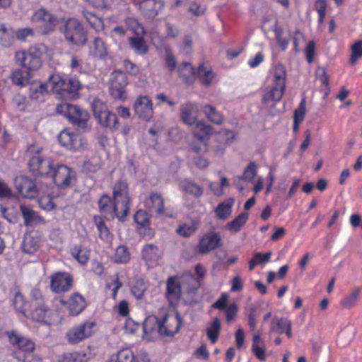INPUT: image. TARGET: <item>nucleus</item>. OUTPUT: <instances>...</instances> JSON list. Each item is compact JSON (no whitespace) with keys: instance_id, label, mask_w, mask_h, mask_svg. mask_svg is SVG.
I'll return each mask as SVG.
<instances>
[{"instance_id":"nucleus-1","label":"nucleus","mask_w":362,"mask_h":362,"mask_svg":"<svg viewBox=\"0 0 362 362\" xmlns=\"http://www.w3.org/2000/svg\"><path fill=\"white\" fill-rule=\"evenodd\" d=\"M160 318L151 315L146 318L143 323L145 334L156 331L160 336H173L177 333L182 325V320L178 313L170 316L165 310L160 312Z\"/></svg>"},{"instance_id":"nucleus-2","label":"nucleus","mask_w":362,"mask_h":362,"mask_svg":"<svg viewBox=\"0 0 362 362\" xmlns=\"http://www.w3.org/2000/svg\"><path fill=\"white\" fill-rule=\"evenodd\" d=\"M42 148L36 145L28 146L26 156L28 158L30 171L35 176L49 177L53 168V162L50 158L41 154Z\"/></svg>"},{"instance_id":"nucleus-3","label":"nucleus","mask_w":362,"mask_h":362,"mask_svg":"<svg viewBox=\"0 0 362 362\" xmlns=\"http://www.w3.org/2000/svg\"><path fill=\"white\" fill-rule=\"evenodd\" d=\"M6 335L10 343L18 349L13 356L18 362H35V357L33 352L35 345L33 341L15 330L8 331Z\"/></svg>"},{"instance_id":"nucleus-4","label":"nucleus","mask_w":362,"mask_h":362,"mask_svg":"<svg viewBox=\"0 0 362 362\" xmlns=\"http://www.w3.org/2000/svg\"><path fill=\"white\" fill-rule=\"evenodd\" d=\"M56 111L66 117L69 122L78 129L83 132L90 129L88 126L90 115L86 110L79 106L68 103H60L57 105Z\"/></svg>"},{"instance_id":"nucleus-5","label":"nucleus","mask_w":362,"mask_h":362,"mask_svg":"<svg viewBox=\"0 0 362 362\" xmlns=\"http://www.w3.org/2000/svg\"><path fill=\"white\" fill-rule=\"evenodd\" d=\"M273 85L264 95L262 102L265 104L272 101H280L284 94L286 83V69L282 64H277L274 68Z\"/></svg>"},{"instance_id":"nucleus-6","label":"nucleus","mask_w":362,"mask_h":362,"mask_svg":"<svg viewBox=\"0 0 362 362\" xmlns=\"http://www.w3.org/2000/svg\"><path fill=\"white\" fill-rule=\"evenodd\" d=\"M66 40L74 45H83L87 41L84 28L78 20L69 18L64 24L63 30Z\"/></svg>"},{"instance_id":"nucleus-7","label":"nucleus","mask_w":362,"mask_h":362,"mask_svg":"<svg viewBox=\"0 0 362 362\" xmlns=\"http://www.w3.org/2000/svg\"><path fill=\"white\" fill-rule=\"evenodd\" d=\"M93 110L95 117L102 127L111 131L119 129V123L116 115L107 110L100 100H94Z\"/></svg>"},{"instance_id":"nucleus-8","label":"nucleus","mask_w":362,"mask_h":362,"mask_svg":"<svg viewBox=\"0 0 362 362\" xmlns=\"http://www.w3.org/2000/svg\"><path fill=\"white\" fill-rule=\"evenodd\" d=\"M15 59L17 64L31 71L37 70L42 66L41 52L35 47L16 52Z\"/></svg>"},{"instance_id":"nucleus-9","label":"nucleus","mask_w":362,"mask_h":362,"mask_svg":"<svg viewBox=\"0 0 362 362\" xmlns=\"http://www.w3.org/2000/svg\"><path fill=\"white\" fill-rule=\"evenodd\" d=\"M49 177H52L54 183L59 187L69 186L76 177L75 171L66 165H53L51 174Z\"/></svg>"},{"instance_id":"nucleus-10","label":"nucleus","mask_w":362,"mask_h":362,"mask_svg":"<svg viewBox=\"0 0 362 362\" xmlns=\"http://www.w3.org/2000/svg\"><path fill=\"white\" fill-rule=\"evenodd\" d=\"M100 212L108 219L117 217L120 221H124L127 216H123L120 205L112 199L110 196L103 194L98 201Z\"/></svg>"},{"instance_id":"nucleus-11","label":"nucleus","mask_w":362,"mask_h":362,"mask_svg":"<svg viewBox=\"0 0 362 362\" xmlns=\"http://www.w3.org/2000/svg\"><path fill=\"white\" fill-rule=\"evenodd\" d=\"M31 20L43 34H47L53 31L55 28V18L44 8L36 10L33 13Z\"/></svg>"},{"instance_id":"nucleus-12","label":"nucleus","mask_w":362,"mask_h":362,"mask_svg":"<svg viewBox=\"0 0 362 362\" xmlns=\"http://www.w3.org/2000/svg\"><path fill=\"white\" fill-rule=\"evenodd\" d=\"M222 237L218 232L210 231L200 237L197 252L200 255H206L222 245Z\"/></svg>"},{"instance_id":"nucleus-13","label":"nucleus","mask_w":362,"mask_h":362,"mask_svg":"<svg viewBox=\"0 0 362 362\" xmlns=\"http://www.w3.org/2000/svg\"><path fill=\"white\" fill-rule=\"evenodd\" d=\"M95 323L85 322L70 329L66 334L67 341L70 344H78L90 337L93 332Z\"/></svg>"},{"instance_id":"nucleus-14","label":"nucleus","mask_w":362,"mask_h":362,"mask_svg":"<svg viewBox=\"0 0 362 362\" xmlns=\"http://www.w3.org/2000/svg\"><path fill=\"white\" fill-rule=\"evenodd\" d=\"M58 140L62 146L74 151L81 150L86 144V141L81 134L68 130L61 132Z\"/></svg>"},{"instance_id":"nucleus-15","label":"nucleus","mask_w":362,"mask_h":362,"mask_svg":"<svg viewBox=\"0 0 362 362\" xmlns=\"http://www.w3.org/2000/svg\"><path fill=\"white\" fill-rule=\"evenodd\" d=\"M135 115L145 121H150L153 117V107L150 98L147 95H139L134 103Z\"/></svg>"},{"instance_id":"nucleus-16","label":"nucleus","mask_w":362,"mask_h":362,"mask_svg":"<svg viewBox=\"0 0 362 362\" xmlns=\"http://www.w3.org/2000/svg\"><path fill=\"white\" fill-rule=\"evenodd\" d=\"M14 185L18 193L23 197L34 199L38 191L35 182L25 176H18L14 179Z\"/></svg>"},{"instance_id":"nucleus-17","label":"nucleus","mask_w":362,"mask_h":362,"mask_svg":"<svg viewBox=\"0 0 362 362\" xmlns=\"http://www.w3.org/2000/svg\"><path fill=\"white\" fill-rule=\"evenodd\" d=\"M113 199L120 205L123 216H127L129 209V197L127 182L119 181L113 187Z\"/></svg>"},{"instance_id":"nucleus-18","label":"nucleus","mask_w":362,"mask_h":362,"mask_svg":"<svg viewBox=\"0 0 362 362\" xmlns=\"http://www.w3.org/2000/svg\"><path fill=\"white\" fill-rule=\"evenodd\" d=\"M73 283L71 276L66 272H57L50 277V288L54 293H62L71 289Z\"/></svg>"},{"instance_id":"nucleus-19","label":"nucleus","mask_w":362,"mask_h":362,"mask_svg":"<svg viewBox=\"0 0 362 362\" xmlns=\"http://www.w3.org/2000/svg\"><path fill=\"white\" fill-rule=\"evenodd\" d=\"M165 296L171 306H175L180 302L182 288L177 276H172L167 279Z\"/></svg>"},{"instance_id":"nucleus-20","label":"nucleus","mask_w":362,"mask_h":362,"mask_svg":"<svg viewBox=\"0 0 362 362\" xmlns=\"http://www.w3.org/2000/svg\"><path fill=\"white\" fill-rule=\"evenodd\" d=\"M113 75L114 80L110 88V95L115 99L124 100L127 95L124 88L127 84V77L122 71H115Z\"/></svg>"},{"instance_id":"nucleus-21","label":"nucleus","mask_w":362,"mask_h":362,"mask_svg":"<svg viewBox=\"0 0 362 362\" xmlns=\"http://www.w3.org/2000/svg\"><path fill=\"white\" fill-rule=\"evenodd\" d=\"M55 300H59L63 305H67L71 315H79L86 307L84 297L78 293H73L68 302L61 298H56Z\"/></svg>"},{"instance_id":"nucleus-22","label":"nucleus","mask_w":362,"mask_h":362,"mask_svg":"<svg viewBox=\"0 0 362 362\" xmlns=\"http://www.w3.org/2000/svg\"><path fill=\"white\" fill-rule=\"evenodd\" d=\"M198 111L199 109L196 103L188 102L182 104L180 106V117L182 121L189 126L194 125L197 119Z\"/></svg>"},{"instance_id":"nucleus-23","label":"nucleus","mask_w":362,"mask_h":362,"mask_svg":"<svg viewBox=\"0 0 362 362\" xmlns=\"http://www.w3.org/2000/svg\"><path fill=\"white\" fill-rule=\"evenodd\" d=\"M234 132L231 130L221 131L216 137L217 144L213 147V152L216 156H222L225 153L226 146L234 139Z\"/></svg>"},{"instance_id":"nucleus-24","label":"nucleus","mask_w":362,"mask_h":362,"mask_svg":"<svg viewBox=\"0 0 362 362\" xmlns=\"http://www.w3.org/2000/svg\"><path fill=\"white\" fill-rule=\"evenodd\" d=\"M216 76V73L206 63H200L196 69L195 77H197L200 83L205 87L210 86Z\"/></svg>"},{"instance_id":"nucleus-25","label":"nucleus","mask_w":362,"mask_h":362,"mask_svg":"<svg viewBox=\"0 0 362 362\" xmlns=\"http://www.w3.org/2000/svg\"><path fill=\"white\" fill-rule=\"evenodd\" d=\"M144 204L151 211L158 214L164 213V199L160 194L151 192L144 200Z\"/></svg>"},{"instance_id":"nucleus-26","label":"nucleus","mask_w":362,"mask_h":362,"mask_svg":"<svg viewBox=\"0 0 362 362\" xmlns=\"http://www.w3.org/2000/svg\"><path fill=\"white\" fill-rule=\"evenodd\" d=\"M66 78L59 74L50 75L48 78L47 88H50L51 90L60 98H64L66 86Z\"/></svg>"},{"instance_id":"nucleus-27","label":"nucleus","mask_w":362,"mask_h":362,"mask_svg":"<svg viewBox=\"0 0 362 362\" xmlns=\"http://www.w3.org/2000/svg\"><path fill=\"white\" fill-rule=\"evenodd\" d=\"M90 54L96 59H104L108 56V47L100 37H95L90 47Z\"/></svg>"},{"instance_id":"nucleus-28","label":"nucleus","mask_w":362,"mask_h":362,"mask_svg":"<svg viewBox=\"0 0 362 362\" xmlns=\"http://www.w3.org/2000/svg\"><path fill=\"white\" fill-rule=\"evenodd\" d=\"M213 132L211 125L204 121H199L195 123V129L192 134L195 140L209 141Z\"/></svg>"},{"instance_id":"nucleus-29","label":"nucleus","mask_w":362,"mask_h":362,"mask_svg":"<svg viewBox=\"0 0 362 362\" xmlns=\"http://www.w3.org/2000/svg\"><path fill=\"white\" fill-rule=\"evenodd\" d=\"M140 6L145 15L154 18L163 8V3L161 0H144Z\"/></svg>"},{"instance_id":"nucleus-30","label":"nucleus","mask_w":362,"mask_h":362,"mask_svg":"<svg viewBox=\"0 0 362 362\" xmlns=\"http://www.w3.org/2000/svg\"><path fill=\"white\" fill-rule=\"evenodd\" d=\"M252 351L259 361L266 360V344L259 332L255 334L252 338Z\"/></svg>"},{"instance_id":"nucleus-31","label":"nucleus","mask_w":362,"mask_h":362,"mask_svg":"<svg viewBox=\"0 0 362 362\" xmlns=\"http://www.w3.org/2000/svg\"><path fill=\"white\" fill-rule=\"evenodd\" d=\"M177 72L179 76L185 83H192L195 78L196 69L191 63L184 62L178 66Z\"/></svg>"},{"instance_id":"nucleus-32","label":"nucleus","mask_w":362,"mask_h":362,"mask_svg":"<svg viewBox=\"0 0 362 362\" xmlns=\"http://www.w3.org/2000/svg\"><path fill=\"white\" fill-rule=\"evenodd\" d=\"M82 88V84L76 78H69L66 80V86L64 89V98L76 99L79 97V90Z\"/></svg>"},{"instance_id":"nucleus-33","label":"nucleus","mask_w":362,"mask_h":362,"mask_svg":"<svg viewBox=\"0 0 362 362\" xmlns=\"http://www.w3.org/2000/svg\"><path fill=\"white\" fill-rule=\"evenodd\" d=\"M144 259L149 263H155L161 257V252L159 248L153 244H146L144 246L142 251Z\"/></svg>"},{"instance_id":"nucleus-34","label":"nucleus","mask_w":362,"mask_h":362,"mask_svg":"<svg viewBox=\"0 0 362 362\" xmlns=\"http://www.w3.org/2000/svg\"><path fill=\"white\" fill-rule=\"evenodd\" d=\"M20 209L26 226H33L39 222L40 217L30 206L21 204Z\"/></svg>"},{"instance_id":"nucleus-35","label":"nucleus","mask_w":362,"mask_h":362,"mask_svg":"<svg viewBox=\"0 0 362 362\" xmlns=\"http://www.w3.org/2000/svg\"><path fill=\"white\" fill-rule=\"evenodd\" d=\"M201 110L206 117L212 123L219 125L223 122L222 114L211 105L206 104L201 107Z\"/></svg>"},{"instance_id":"nucleus-36","label":"nucleus","mask_w":362,"mask_h":362,"mask_svg":"<svg viewBox=\"0 0 362 362\" xmlns=\"http://www.w3.org/2000/svg\"><path fill=\"white\" fill-rule=\"evenodd\" d=\"M47 92L48 88L46 83H35L29 88V96L32 100L42 101L45 94Z\"/></svg>"},{"instance_id":"nucleus-37","label":"nucleus","mask_w":362,"mask_h":362,"mask_svg":"<svg viewBox=\"0 0 362 362\" xmlns=\"http://www.w3.org/2000/svg\"><path fill=\"white\" fill-rule=\"evenodd\" d=\"M10 79L14 85L24 87L29 83L30 74L26 71L16 69L11 72Z\"/></svg>"},{"instance_id":"nucleus-38","label":"nucleus","mask_w":362,"mask_h":362,"mask_svg":"<svg viewBox=\"0 0 362 362\" xmlns=\"http://www.w3.org/2000/svg\"><path fill=\"white\" fill-rule=\"evenodd\" d=\"M180 188L185 193L189 194L195 197H200L203 194V187L192 180H185L181 182Z\"/></svg>"},{"instance_id":"nucleus-39","label":"nucleus","mask_w":362,"mask_h":362,"mask_svg":"<svg viewBox=\"0 0 362 362\" xmlns=\"http://www.w3.org/2000/svg\"><path fill=\"white\" fill-rule=\"evenodd\" d=\"M221 329V321L217 317H215L213 321L208 325L206 332L208 339L210 340L211 344H215L218 341Z\"/></svg>"},{"instance_id":"nucleus-40","label":"nucleus","mask_w":362,"mask_h":362,"mask_svg":"<svg viewBox=\"0 0 362 362\" xmlns=\"http://www.w3.org/2000/svg\"><path fill=\"white\" fill-rule=\"evenodd\" d=\"M21 247L23 252L29 255L33 254L39 247L38 238L26 235L23 240Z\"/></svg>"},{"instance_id":"nucleus-41","label":"nucleus","mask_w":362,"mask_h":362,"mask_svg":"<svg viewBox=\"0 0 362 362\" xmlns=\"http://www.w3.org/2000/svg\"><path fill=\"white\" fill-rule=\"evenodd\" d=\"M275 33L276 40L280 47L282 51H285L289 45L290 40L288 37H284L283 36L284 29L282 27L278 25L277 21H276L274 25L270 28Z\"/></svg>"},{"instance_id":"nucleus-42","label":"nucleus","mask_w":362,"mask_h":362,"mask_svg":"<svg viewBox=\"0 0 362 362\" xmlns=\"http://www.w3.org/2000/svg\"><path fill=\"white\" fill-rule=\"evenodd\" d=\"M15 41V31L4 24L0 25V42L4 47L11 46Z\"/></svg>"},{"instance_id":"nucleus-43","label":"nucleus","mask_w":362,"mask_h":362,"mask_svg":"<svg viewBox=\"0 0 362 362\" xmlns=\"http://www.w3.org/2000/svg\"><path fill=\"white\" fill-rule=\"evenodd\" d=\"M73 257L80 264H84L89 259V251L81 245H76L71 249Z\"/></svg>"},{"instance_id":"nucleus-44","label":"nucleus","mask_w":362,"mask_h":362,"mask_svg":"<svg viewBox=\"0 0 362 362\" xmlns=\"http://www.w3.org/2000/svg\"><path fill=\"white\" fill-rule=\"evenodd\" d=\"M248 217L247 213H241L235 219L226 224V228L231 233H238L246 223Z\"/></svg>"},{"instance_id":"nucleus-45","label":"nucleus","mask_w":362,"mask_h":362,"mask_svg":"<svg viewBox=\"0 0 362 362\" xmlns=\"http://www.w3.org/2000/svg\"><path fill=\"white\" fill-rule=\"evenodd\" d=\"M233 203V199L226 200L220 203L216 209L217 216L223 220L226 219L232 213Z\"/></svg>"},{"instance_id":"nucleus-46","label":"nucleus","mask_w":362,"mask_h":362,"mask_svg":"<svg viewBox=\"0 0 362 362\" xmlns=\"http://www.w3.org/2000/svg\"><path fill=\"white\" fill-rule=\"evenodd\" d=\"M131 255L127 246L119 245L114 255V261L119 264H126L129 262Z\"/></svg>"},{"instance_id":"nucleus-47","label":"nucleus","mask_w":362,"mask_h":362,"mask_svg":"<svg viewBox=\"0 0 362 362\" xmlns=\"http://www.w3.org/2000/svg\"><path fill=\"white\" fill-rule=\"evenodd\" d=\"M48 308L46 304L31 305L30 315L31 317L37 322H42L45 320Z\"/></svg>"},{"instance_id":"nucleus-48","label":"nucleus","mask_w":362,"mask_h":362,"mask_svg":"<svg viewBox=\"0 0 362 362\" xmlns=\"http://www.w3.org/2000/svg\"><path fill=\"white\" fill-rule=\"evenodd\" d=\"M257 175V165L255 163L251 162L245 168L244 172L241 176L236 177L235 182L238 180H242L245 182H251Z\"/></svg>"},{"instance_id":"nucleus-49","label":"nucleus","mask_w":362,"mask_h":362,"mask_svg":"<svg viewBox=\"0 0 362 362\" xmlns=\"http://www.w3.org/2000/svg\"><path fill=\"white\" fill-rule=\"evenodd\" d=\"M13 304L17 312L22 313L24 316H26V300L23 295L20 291L16 292L13 299Z\"/></svg>"},{"instance_id":"nucleus-50","label":"nucleus","mask_w":362,"mask_h":362,"mask_svg":"<svg viewBox=\"0 0 362 362\" xmlns=\"http://www.w3.org/2000/svg\"><path fill=\"white\" fill-rule=\"evenodd\" d=\"M130 47L139 54L147 52L148 48L144 40L141 37H131L129 38Z\"/></svg>"},{"instance_id":"nucleus-51","label":"nucleus","mask_w":362,"mask_h":362,"mask_svg":"<svg viewBox=\"0 0 362 362\" xmlns=\"http://www.w3.org/2000/svg\"><path fill=\"white\" fill-rule=\"evenodd\" d=\"M82 13L87 22L89 23V24L97 31L100 30L103 28L102 20L95 14L87 10H83Z\"/></svg>"},{"instance_id":"nucleus-52","label":"nucleus","mask_w":362,"mask_h":362,"mask_svg":"<svg viewBox=\"0 0 362 362\" xmlns=\"http://www.w3.org/2000/svg\"><path fill=\"white\" fill-rule=\"evenodd\" d=\"M189 148L197 153H204L208 151V141L195 140L192 135Z\"/></svg>"},{"instance_id":"nucleus-53","label":"nucleus","mask_w":362,"mask_h":362,"mask_svg":"<svg viewBox=\"0 0 362 362\" xmlns=\"http://www.w3.org/2000/svg\"><path fill=\"white\" fill-rule=\"evenodd\" d=\"M360 292L361 289L359 288H354L350 295L347 296L341 300V305L346 308H350L354 306L358 299Z\"/></svg>"},{"instance_id":"nucleus-54","label":"nucleus","mask_w":362,"mask_h":362,"mask_svg":"<svg viewBox=\"0 0 362 362\" xmlns=\"http://www.w3.org/2000/svg\"><path fill=\"white\" fill-rule=\"evenodd\" d=\"M113 356L118 362H132L134 358V354L130 349H121Z\"/></svg>"},{"instance_id":"nucleus-55","label":"nucleus","mask_w":362,"mask_h":362,"mask_svg":"<svg viewBox=\"0 0 362 362\" xmlns=\"http://www.w3.org/2000/svg\"><path fill=\"white\" fill-rule=\"evenodd\" d=\"M291 325V322L287 318H276V325L273 322L270 329L272 332L277 330L280 334H282L284 333L285 330Z\"/></svg>"},{"instance_id":"nucleus-56","label":"nucleus","mask_w":362,"mask_h":362,"mask_svg":"<svg viewBox=\"0 0 362 362\" xmlns=\"http://www.w3.org/2000/svg\"><path fill=\"white\" fill-rule=\"evenodd\" d=\"M58 362H86V355L73 352L65 354Z\"/></svg>"},{"instance_id":"nucleus-57","label":"nucleus","mask_w":362,"mask_h":362,"mask_svg":"<svg viewBox=\"0 0 362 362\" xmlns=\"http://www.w3.org/2000/svg\"><path fill=\"white\" fill-rule=\"evenodd\" d=\"M146 289V286L144 280L138 279L132 288V293L136 298L140 299L144 296Z\"/></svg>"},{"instance_id":"nucleus-58","label":"nucleus","mask_w":362,"mask_h":362,"mask_svg":"<svg viewBox=\"0 0 362 362\" xmlns=\"http://www.w3.org/2000/svg\"><path fill=\"white\" fill-rule=\"evenodd\" d=\"M31 305L45 304V298L42 291L37 288L35 287L31 290Z\"/></svg>"},{"instance_id":"nucleus-59","label":"nucleus","mask_w":362,"mask_h":362,"mask_svg":"<svg viewBox=\"0 0 362 362\" xmlns=\"http://www.w3.org/2000/svg\"><path fill=\"white\" fill-rule=\"evenodd\" d=\"M96 226L100 238L105 241L110 240L111 233L105 223L102 220H100L99 221H96Z\"/></svg>"},{"instance_id":"nucleus-60","label":"nucleus","mask_w":362,"mask_h":362,"mask_svg":"<svg viewBox=\"0 0 362 362\" xmlns=\"http://www.w3.org/2000/svg\"><path fill=\"white\" fill-rule=\"evenodd\" d=\"M306 102L305 99L303 98L297 109L295 110L293 114V121L302 122L305 115Z\"/></svg>"},{"instance_id":"nucleus-61","label":"nucleus","mask_w":362,"mask_h":362,"mask_svg":"<svg viewBox=\"0 0 362 362\" xmlns=\"http://www.w3.org/2000/svg\"><path fill=\"white\" fill-rule=\"evenodd\" d=\"M361 57H362V40L357 41L352 45L350 62L354 64Z\"/></svg>"},{"instance_id":"nucleus-62","label":"nucleus","mask_w":362,"mask_h":362,"mask_svg":"<svg viewBox=\"0 0 362 362\" xmlns=\"http://www.w3.org/2000/svg\"><path fill=\"white\" fill-rule=\"evenodd\" d=\"M123 66L126 71L127 73H128L130 75L136 76L139 72V66L133 63L129 59H124L122 62Z\"/></svg>"},{"instance_id":"nucleus-63","label":"nucleus","mask_w":362,"mask_h":362,"mask_svg":"<svg viewBox=\"0 0 362 362\" xmlns=\"http://www.w3.org/2000/svg\"><path fill=\"white\" fill-rule=\"evenodd\" d=\"M134 221L142 226H146L149 220L147 213L143 210H138L134 216Z\"/></svg>"},{"instance_id":"nucleus-64","label":"nucleus","mask_w":362,"mask_h":362,"mask_svg":"<svg viewBox=\"0 0 362 362\" xmlns=\"http://www.w3.org/2000/svg\"><path fill=\"white\" fill-rule=\"evenodd\" d=\"M165 64L170 72L173 71L177 66L176 59L170 49L166 50Z\"/></svg>"}]
</instances>
